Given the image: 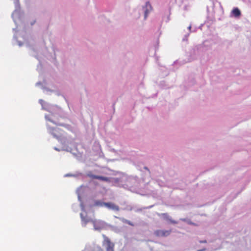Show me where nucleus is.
Wrapping results in <instances>:
<instances>
[{
  "label": "nucleus",
  "instance_id": "8",
  "mask_svg": "<svg viewBox=\"0 0 251 251\" xmlns=\"http://www.w3.org/2000/svg\"><path fill=\"white\" fill-rule=\"evenodd\" d=\"M232 12L234 16L235 17H239L241 15V12L238 8H234L232 10Z\"/></svg>",
  "mask_w": 251,
  "mask_h": 251
},
{
  "label": "nucleus",
  "instance_id": "4",
  "mask_svg": "<svg viewBox=\"0 0 251 251\" xmlns=\"http://www.w3.org/2000/svg\"><path fill=\"white\" fill-rule=\"evenodd\" d=\"M171 232V230H157L154 231V234L158 237L167 236Z\"/></svg>",
  "mask_w": 251,
  "mask_h": 251
},
{
  "label": "nucleus",
  "instance_id": "1",
  "mask_svg": "<svg viewBox=\"0 0 251 251\" xmlns=\"http://www.w3.org/2000/svg\"><path fill=\"white\" fill-rule=\"evenodd\" d=\"M103 241L102 246L105 248V251H114V244L112 243L109 238L105 235H102ZM83 251H104L101 247L96 244L93 243L85 246Z\"/></svg>",
  "mask_w": 251,
  "mask_h": 251
},
{
  "label": "nucleus",
  "instance_id": "11",
  "mask_svg": "<svg viewBox=\"0 0 251 251\" xmlns=\"http://www.w3.org/2000/svg\"><path fill=\"white\" fill-rule=\"evenodd\" d=\"M127 221H128L127 220H126V219H124V218L122 219V221L123 223H124L126 224V223H127Z\"/></svg>",
  "mask_w": 251,
  "mask_h": 251
},
{
  "label": "nucleus",
  "instance_id": "7",
  "mask_svg": "<svg viewBox=\"0 0 251 251\" xmlns=\"http://www.w3.org/2000/svg\"><path fill=\"white\" fill-rule=\"evenodd\" d=\"M104 205L107 207V208L109 209H113L115 211H119V207L115 204L111 202H104L103 203Z\"/></svg>",
  "mask_w": 251,
  "mask_h": 251
},
{
  "label": "nucleus",
  "instance_id": "12",
  "mask_svg": "<svg viewBox=\"0 0 251 251\" xmlns=\"http://www.w3.org/2000/svg\"><path fill=\"white\" fill-rule=\"evenodd\" d=\"M201 243H206V241H201Z\"/></svg>",
  "mask_w": 251,
  "mask_h": 251
},
{
  "label": "nucleus",
  "instance_id": "13",
  "mask_svg": "<svg viewBox=\"0 0 251 251\" xmlns=\"http://www.w3.org/2000/svg\"><path fill=\"white\" fill-rule=\"evenodd\" d=\"M204 250H205V249H203V250H199V251H204Z\"/></svg>",
  "mask_w": 251,
  "mask_h": 251
},
{
  "label": "nucleus",
  "instance_id": "10",
  "mask_svg": "<svg viewBox=\"0 0 251 251\" xmlns=\"http://www.w3.org/2000/svg\"><path fill=\"white\" fill-rule=\"evenodd\" d=\"M127 224L129 225H130L131 226H134V224L131 222L130 221H127V222L126 223Z\"/></svg>",
  "mask_w": 251,
  "mask_h": 251
},
{
  "label": "nucleus",
  "instance_id": "6",
  "mask_svg": "<svg viewBox=\"0 0 251 251\" xmlns=\"http://www.w3.org/2000/svg\"><path fill=\"white\" fill-rule=\"evenodd\" d=\"M90 177L93 179H97L99 180H100L103 181L105 182H110V179L109 177L102 176H97L94 175H88Z\"/></svg>",
  "mask_w": 251,
  "mask_h": 251
},
{
  "label": "nucleus",
  "instance_id": "5",
  "mask_svg": "<svg viewBox=\"0 0 251 251\" xmlns=\"http://www.w3.org/2000/svg\"><path fill=\"white\" fill-rule=\"evenodd\" d=\"M143 9L144 10V18L146 19L148 17L149 13L151 11L152 7L150 3L148 1L146 3V5L143 7Z\"/></svg>",
  "mask_w": 251,
  "mask_h": 251
},
{
  "label": "nucleus",
  "instance_id": "2",
  "mask_svg": "<svg viewBox=\"0 0 251 251\" xmlns=\"http://www.w3.org/2000/svg\"><path fill=\"white\" fill-rule=\"evenodd\" d=\"M90 222L92 223L95 230H100L101 229H103L105 226V224L102 221L97 220H91Z\"/></svg>",
  "mask_w": 251,
  "mask_h": 251
},
{
  "label": "nucleus",
  "instance_id": "3",
  "mask_svg": "<svg viewBox=\"0 0 251 251\" xmlns=\"http://www.w3.org/2000/svg\"><path fill=\"white\" fill-rule=\"evenodd\" d=\"M49 132L52 134L55 137L58 138L62 135V131L58 128H49Z\"/></svg>",
  "mask_w": 251,
  "mask_h": 251
},
{
  "label": "nucleus",
  "instance_id": "9",
  "mask_svg": "<svg viewBox=\"0 0 251 251\" xmlns=\"http://www.w3.org/2000/svg\"><path fill=\"white\" fill-rule=\"evenodd\" d=\"M80 216H81L82 220L85 223V224H86L87 223L89 222V220H87L86 218H85L84 217H83L82 214H81Z\"/></svg>",
  "mask_w": 251,
  "mask_h": 251
}]
</instances>
